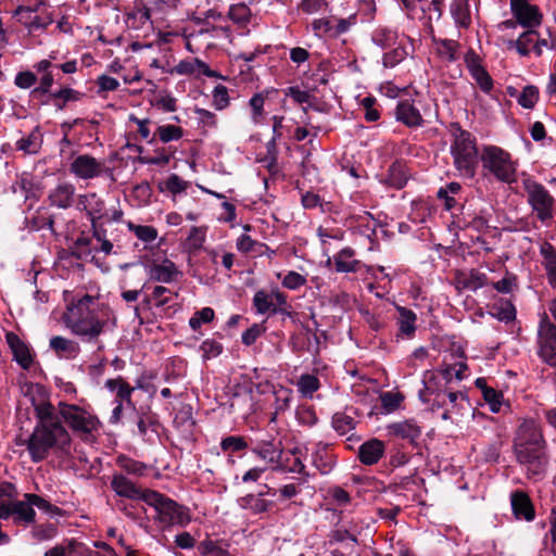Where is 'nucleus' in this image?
<instances>
[{
	"label": "nucleus",
	"mask_w": 556,
	"mask_h": 556,
	"mask_svg": "<svg viewBox=\"0 0 556 556\" xmlns=\"http://www.w3.org/2000/svg\"><path fill=\"white\" fill-rule=\"evenodd\" d=\"M470 75L484 93L491 92V90L493 89L494 81L489 72L485 70V67L477 70L470 73Z\"/></svg>",
	"instance_id": "53"
},
{
	"label": "nucleus",
	"mask_w": 556,
	"mask_h": 556,
	"mask_svg": "<svg viewBox=\"0 0 556 556\" xmlns=\"http://www.w3.org/2000/svg\"><path fill=\"white\" fill-rule=\"evenodd\" d=\"M58 407L59 415L76 438L88 445L97 441L102 424L94 414L81 406L65 402H60Z\"/></svg>",
	"instance_id": "4"
},
{
	"label": "nucleus",
	"mask_w": 556,
	"mask_h": 556,
	"mask_svg": "<svg viewBox=\"0 0 556 556\" xmlns=\"http://www.w3.org/2000/svg\"><path fill=\"white\" fill-rule=\"evenodd\" d=\"M220 447L224 452H240L249 448L248 441L241 435H229L220 441Z\"/></svg>",
	"instance_id": "51"
},
{
	"label": "nucleus",
	"mask_w": 556,
	"mask_h": 556,
	"mask_svg": "<svg viewBox=\"0 0 556 556\" xmlns=\"http://www.w3.org/2000/svg\"><path fill=\"white\" fill-rule=\"evenodd\" d=\"M298 386L303 395L312 396L320 388V382L316 376L305 374L300 377Z\"/></svg>",
	"instance_id": "50"
},
{
	"label": "nucleus",
	"mask_w": 556,
	"mask_h": 556,
	"mask_svg": "<svg viewBox=\"0 0 556 556\" xmlns=\"http://www.w3.org/2000/svg\"><path fill=\"white\" fill-rule=\"evenodd\" d=\"M381 406L386 413H392L396 410L401 403L404 401V396L400 392L387 391L380 394Z\"/></svg>",
	"instance_id": "46"
},
{
	"label": "nucleus",
	"mask_w": 556,
	"mask_h": 556,
	"mask_svg": "<svg viewBox=\"0 0 556 556\" xmlns=\"http://www.w3.org/2000/svg\"><path fill=\"white\" fill-rule=\"evenodd\" d=\"M522 187L527 194V203L531 207L536 219L547 225L554 219L556 199L549 190L533 177L527 176L522 180Z\"/></svg>",
	"instance_id": "5"
},
{
	"label": "nucleus",
	"mask_w": 556,
	"mask_h": 556,
	"mask_svg": "<svg viewBox=\"0 0 556 556\" xmlns=\"http://www.w3.org/2000/svg\"><path fill=\"white\" fill-rule=\"evenodd\" d=\"M354 419L351 416L345 415L344 413H336L332 416V427L334 430L341 434L346 433L348 431L354 428Z\"/></svg>",
	"instance_id": "55"
},
{
	"label": "nucleus",
	"mask_w": 556,
	"mask_h": 556,
	"mask_svg": "<svg viewBox=\"0 0 556 556\" xmlns=\"http://www.w3.org/2000/svg\"><path fill=\"white\" fill-rule=\"evenodd\" d=\"M5 341L13 354V359L23 369H29L34 363L29 345L13 331L5 333Z\"/></svg>",
	"instance_id": "15"
},
{
	"label": "nucleus",
	"mask_w": 556,
	"mask_h": 556,
	"mask_svg": "<svg viewBox=\"0 0 556 556\" xmlns=\"http://www.w3.org/2000/svg\"><path fill=\"white\" fill-rule=\"evenodd\" d=\"M128 228L135 233V236L146 242H153L157 238V230L153 226L148 225H136L131 222L128 223Z\"/></svg>",
	"instance_id": "45"
},
{
	"label": "nucleus",
	"mask_w": 556,
	"mask_h": 556,
	"mask_svg": "<svg viewBox=\"0 0 556 556\" xmlns=\"http://www.w3.org/2000/svg\"><path fill=\"white\" fill-rule=\"evenodd\" d=\"M30 225H31V229H34V230H41V229L48 228L52 232H54L53 215L50 214L49 211L45 207H40L36 211L35 215L30 219Z\"/></svg>",
	"instance_id": "40"
},
{
	"label": "nucleus",
	"mask_w": 556,
	"mask_h": 556,
	"mask_svg": "<svg viewBox=\"0 0 556 556\" xmlns=\"http://www.w3.org/2000/svg\"><path fill=\"white\" fill-rule=\"evenodd\" d=\"M77 542L68 540L65 545H55L45 553V556H68L75 552Z\"/></svg>",
	"instance_id": "64"
},
{
	"label": "nucleus",
	"mask_w": 556,
	"mask_h": 556,
	"mask_svg": "<svg viewBox=\"0 0 556 556\" xmlns=\"http://www.w3.org/2000/svg\"><path fill=\"white\" fill-rule=\"evenodd\" d=\"M397 33L391 28L378 27L371 35L372 42L381 49H389L397 41Z\"/></svg>",
	"instance_id": "36"
},
{
	"label": "nucleus",
	"mask_w": 556,
	"mask_h": 556,
	"mask_svg": "<svg viewBox=\"0 0 556 556\" xmlns=\"http://www.w3.org/2000/svg\"><path fill=\"white\" fill-rule=\"evenodd\" d=\"M410 170L404 160H395L388 167L384 176L380 178V182L388 188L395 190L403 189L410 179Z\"/></svg>",
	"instance_id": "13"
},
{
	"label": "nucleus",
	"mask_w": 556,
	"mask_h": 556,
	"mask_svg": "<svg viewBox=\"0 0 556 556\" xmlns=\"http://www.w3.org/2000/svg\"><path fill=\"white\" fill-rule=\"evenodd\" d=\"M328 8L327 0H301L298 10L305 14H314Z\"/></svg>",
	"instance_id": "62"
},
{
	"label": "nucleus",
	"mask_w": 556,
	"mask_h": 556,
	"mask_svg": "<svg viewBox=\"0 0 556 556\" xmlns=\"http://www.w3.org/2000/svg\"><path fill=\"white\" fill-rule=\"evenodd\" d=\"M482 396L483 400L489 404L492 413H498L501 410L504 401L502 391L491 387L489 390H485V393Z\"/></svg>",
	"instance_id": "59"
},
{
	"label": "nucleus",
	"mask_w": 556,
	"mask_h": 556,
	"mask_svg": "<svg viewBox=\"0 0 556 556\" xmlns=\"http://www.w3.org/2000/svg\"><path fill=\"white\" fill-rule=\"evenodd\" d=\"M12 511L16 521L27 523L35 521L36 513L27 500L12 502Z\"/></svg>",
	"instance_id": "38"
},
{
	"label": "nucleus",
	"mask_w": 556,
	"mask_h": 556,
	"mask_svg": "<svg viewBox=\"0 0 556 556\" xmlns=\"http://www.w3.org/2000/svg\"><path fill=\"white\" fill-rule=\"evenodd\" d=\"M450 132L453 137L451 155L455 168L467 178H473L479 163L477 138L464 129L459 123H451Z\"/></svg>",
	"instance_id": "3"
},
{
	"label": "nucleus",
	"mask_w": 556,
	"mask_h": 556,
	"mask_svg": "<svg viewBox=\"0 0 556 556\" xmlns=\"http://www.w3.org/2000/svg\"><path fill=\"white\" fill-rule=\"evenodd\" d=\"M184 136V129L176 125H161L156 128L155 132L152 135L151 139L148 140L149 144H155L157 140L163 143H168L172 141H178Z\"/></svg>",
	"instance_id": "25"
},
{
	"label": "nucleus",
	"mask_w": 556,
	"mask_h": 556,
	"mask_svg": "<svg viewBox=\"0 0 556 556\" xmlns=\"http://www.w3.org/2000/svg\"><path fill=\"white\" fill-rule=\"evenodd\" d=\"M49 346L59 358L74 359L80 353V346L76 341L62 336H54L50 339Z\"/></svg>",
	"instance_id": "23"
},
{
	"label": "nucleus",
	"mask_w": 556,
	"mask_h": 556,
	"mask_svg": "<svg viewBox=\"0 0 556 556\" xmlns=\"http://www.w3.org/2000/svg\"><path fill=\"white\" fill-rule=\"evenodd\" d=\"M407 55L404 47L393 48L391 51L386 52L382 56V63L384 67H394L401 63Z\"/></svg>",
	"instance_id": "56"
},
{
	"label": "nucleus",
	"mask_w": 556,
	"mask_h": 556,
	"mask_svg": "<svg viewBox=\"0 0 556 556\" xmlns=\"http://www.w3.org/2000/svg\"><path fill=\"white\" fill-rule=\"evenodd\" d=\"M251 15L250 8L243 2L231 4L228 11V18L238 25L250 23Z\"/></svg>",
	"instance_id": "42"
},
{
	"label": "nucleus",
	"mask_w": 556,
	"mask_h": 556,
	"mask_svg": "<svg viewBox=\"0 0 556 556\" xmlns=\"http://www.w3.org/2000/svg\"><path fill=\"white\" fill-rule=\"evenodd\" d=\"M263 323H255L248 328L241 336V341L245 346H251L256 340L266 331V326Z\"/></svg>",
	"instance_id": "52"
},
{
	"label": "nucleus",
	"mask_w": 556,
	"mask_h": 556,
	"mask_svg": "<svg viewBox=\"0 0 556 556\" xmlns=\"http://www.w3.org/2000/svg\"><path fill=\"white\" fill-rule=\"evenodd\" d=\"M188 186V181L180 178L177 174H172L165 181H161L157 187L160 192L168 191L176 195L186 191Z\"/></svg>",
	"instance_id": "39"
},
{
	"label": "nucleus",
	"mask_w": 556,
	"mask_h": 556,
	"mask_svg": "<svg viewBox=\"0 0 556 556\" xmlns=\"http://www.w3.org/2000/svg\"><path fill=\"white\" fill-rule=\"evenodd\" d=\"M540 254L543 257V266L546 271L548 285H556V248L548 241L540 245Z\"/></svg>",
	"instance_id": "24"
},
{
	"label": "nucleus",
	"mask_w": 556,
	"mask_h": 556,
	"mask_svg": "<svg viewBox=\"0 0 556 556\" xmlns=\"http://www.w3.org/2000/svg\"><path fill=\"white\" fill-rule=\"evenodd\" d=\"M538 31L534 29H528L523 31L517 40H509L507 42V49L515 48L521 56H528L530 54L529 46L534 43V37L538 36Z\"/></svg>",
	"instance_id": "33"
},
{
	"label": "nucleus",
	"mask_w": 556,
	"mask_h": 556,
	"mask_svg": "<svg viewBox=\"0 0 556 556\" xmlns=\"http://www.w3.org/2000/svg\"><path fill=\"white\" fill-rule=\"evenodd\" d=\"M451 14L458 27L467 29L471 24L469 0H453L451 3Z\"/></svg>",
	"instance_id": "26"
},
{
	"label": "nucleus",
	"mask_w": 556,
	"mask_h": 556,
	"mask_svg": "<svg viewBox=\"0 0 556 556\" xmlns=\"http://www.w3.org/2000/svg\"><path fill=\"white\" fill-rule=\"evenodd\" d=\"M228 89L224 85H217L213 90V104L216 110H224L229 105Z\"/></svg>",
	"instance_id": "61"
},
{
	"label": "nucleus",
	"mask_w": 556,
	"mask_h": 556,
	"mask_svg": "<svg viewBox=\"0 0 556 556\" xmlns=\"http://www.w3.org/2000/svg\"><path fill=\"white\" fill-rule=\"evenodd\" d=\"M517 459L532 476L542 475L547 464L545 454H517Z\"/></svg>",
	"instance_id": "28"
},
{
	"label": "nucleus",
	"mask_w": 556,
	"mask_h": 556,
	"mask_svg": "<svg viewBox=\"0 0 556 556\" xmlns=\"http://www.w3.org/2000/svg\"><path fill=\"white\" fill-rule=\"evenodd\" d=\"M215 317V312L212 307H203L197 311L189 319V326L193 331H198L202 324L211 323Z\"/></svg>",
	"instance_id": "47"
},
{
	"label": "nucleus",
	"mask_w": 556,
	"mask_h": 556,
	"mask_svg": "<svg viewBox=\"0 0 556 556\" xmlns=\"http://www.w3.org/2000/svg\"><path fill=\"white\" fill-rule=\"evenodd\" d=\"M282 286L289 290H298L306 283V278L294 271L290 270L282 279Z\"/></svg>",
	"instance_id": "63"
},
{
	"label": "nucleus",
	"mask_w": 556,
	"mask_h": 556,
	"mask_svg": "<svg viewBox=\"0 0 556 556\" xmlns=\"http://www.w3.org/2000/svg\"><path fill=\"white\" fill-rule=\"evenodd\" d=\"M395 119L408 128L421 127L425 123L420 111L409 100L399 101L394 110Z\"/></svg>",
	"instance_id": "17"
},
{
	"label": "nucleus",
	"mask_w": 556,
	"mask_h": 556,
	"mask_svg": "<svg viewBox=\"0 0 556 556\" xmlns=\"http://www.w3.org/2000/svg\"><path fill=\"white\" fill-rule=\"evenodd\" d=\"M544 443L541 428L533 420H526L517 430L515 452H538Z\"/></svg>",
	"instance_id": "10"
},
{
	"label": "nucleus",
	"mask_w": 556,
	"mask_h": 556,
	"mask_svg": "<svg viewBox=\"0 0 556 556\" xmlns=\"http://www.w3.org/2000/svg\"><path fill=\"white\" fill-rule=\"evenodd\" d=\"M484 169L492 174L498 181L511 184L516 181L517 163L511 154L497 146H484L480 155Z\"/></svg>",
	"instance_id": "6"
},
{
	"label": "nucleus",
	"mask_w": 556,
	"mask_h": 556,
	"mask_svg": "<svg viewBox=\"0 0 556 556\" xmlns=\"http://www.w3.org/2000/svg\"><path fill=\"white\" fill-rule=\"evenodd\" d=\"M257 247L268 249L265 243L258 242L245 233L241 235L236 242L237 250L243 254L255 251Z\"/></svg>",
	"instance_id": "58"
},
{
	"label": "nucleus",
	"mask_w": 556,
	"mask_h": 556,
	"mask_svg": "<svg viewBox=\"0 0 556 556\" xmlns=\"http://www.w3.org/2000/svg\"><path fill=\"white\" fill-rule=\"evenodd\" d=\"M419 397L422 402L432 401V410L445 405V391L433 389L430 380L426 382L425 388L419 391Z\"/></svg>",
	"instance_id": "37"
},
{
	"label": "nucleus",
	"mask_w": 556,
	"mask_h": 556,
	"mask_svg": "<svg viewBox=\"0 0 556 556\" xmlns=\"http://www.w3.org/2000/svg\"><path fill=\"white\" fill-rule=\"evenodd\" d=\"M357 222L355 232L366 238L370 243H375L377 240V222L372 215L366 213V216H359Z\"/></svg>",
	"instance_id": "32"
},
{
	"label": "nucleus",
	"mask_w": 556,
	"mask_h": 556,
	"mask_svg": "<svg viewBox=\"0 0 556 556\" xmlns=\"http://www.w3.org/2000/svg\"><path fill=\"white\" fill-rule=\"evenodd\" d=\"M397 312L396 325L399 327L397 337L410 339L416 332L417 315L410 308L396 305Z\"/></svg>",
	"instance_id": "22"
},
{
	"label": "nucleus",
	"mask_w": 556,
	"mask_h": 556,
	"mask_svg": "<svg viewBox=\"0 0 556 556\" xmlns=\"http://www.w3.org/2000/svg\"><path fill=\"white\" fill-rule=\"evenodd\" d=\"M516 313L514 304L508 300L502 301L501 304H494L492 306V315L500 321L509 323L515 320Z\"/></svg>",
	"instance_id": "43"
},
{
	"label": "nucleus",
	"mask_w": 556,
	"mask_h": 556,
	"mask_svg": "<svg viewBox=\"0 0 556 556\" xmlns=\"http://www.w3.org/2000/svg\"><path fill=\"white\" fill-rule=\"evenodd\" d=\"M364 109V118L368 123L377 122L380 118L377 99L374 96L365 97L361 102Z\"/></svg>",
	"instance_id": "49"
},
{
	"label": "nucleus",
	"mask_w": 556,
	"mask_h": 556,
	"mask_svg": "<svg viewBox=\"0 0 556 556\" xmlns=\"http://www.w3.org/2000/svg\"><path fill=\"white\" fill-rule=\"evenodd\" d=\"M148 274L150 280L161 283H172L182 276L176 264L168 258L161 263L153 262L148 266Z\"/></svg>",
	"instance_id": "16"
},
{
	"label": "nucleus",
	"mask_w": 556,
	"mask_h": 556,
	"mask_svg": "<svg viewBox=\"0 0 556 556\" xmlns=\"http://www.w3.org/2000/svg\"><path fill=\"white\" fill-rule=\"evenodd\" d=\"M104 164L89 154H80L71 164V173L81 179H91L101 175Z\"/></svg>",
	"instance_id": "14"
},
{
	"label": "nucleus",
	"mask_w": 556,
	"mask_h": 556,
	"mask_svg": "<svg viewBox=\"0 0 556 556\" xmlns=\"http://www.w3.org/2000/svg\"><path fill=\"white\" fill-rule=\"evenodd\" d=\"M518 286V278L515 274L506 271V275L501 280L493 282L492 287L500 293L507 294Z\"/></svg>",
	"instance_id": "60"
},
{
	"label": "nucleus",
	"mask_w": 556,
	"mask_h": 556,
	"mask_svg": "<svg viewBox=\"0 0 556 556\" xmlns=\"http://www.w3.org/2000/svg\"><path fill=\"white\" fill-rule=\"evenodd\" d=\"M113 491L122 497L130 500H142L149 490L141 491L134 482L124 477L123 475H114L111 481Z\"/></svg>",
	"instance_id": "19"
},
{
	"label": "nucleus",
	"mask_w": 556,
	"mask_h": 556,
	"mask_svg": "<svg viewBox=\"0 0 556 556\" xmlns=\"http://www.w3.org/2000/svg\"><path fill=\"white\" fill-rule=\"evenodd\" d=\"M42 146V134L39 127H35L26 137L16 141V149L27 154H36Z\"/></svg>",
	"instance_id": "27"
},
{
	"label": "nucleus",
	"mask_w": 556,
	"mask_h": 556,
	"mask_svg": "<svg viewBox=\"0 0 556 556\" xmlns=\"http://www.w3.org/2000/svg\"><path fill=\"white\" fill-rule=\"evenodd\" d=\"M117 464L127 472L138 476H143L148 469L146 464L134 460L125 454L118 456Z\"/></svg>",
	"instance_id": "48"
},
{
	"label": "nucleus",
	"mask_w": 556,
	"mask_h": 556,
	"mask_svg": "<svg viewBox=\"0 0 556 556\" xmlns=\"http://www.w3.org/2000/svg\"><path fill=\"white\" fill-rule=\"evenodd\" d=\"M540 99L539 88L534 85H527L519 93L517 102L523 109L532 110Z\"/></svg>",
	"instance_id": "41"
},
{
	"label": "nucleus",
	"mask_w": 556,
	"mask_h": 556,
	"mask_svg": "<svg viewBox=\"0 0 556 556\" xmlns=\"http://www.w3.org/2000/svg\"><path fill=\"white\" fill-rule=\"evenodd\" d=\"M37 419L33 434L29 438V452H38L52 447L64 450L71 443L68 431L62 425L55 407L49 402L36 403V399H31Z\"/></svg>",
	"instance_id": "2"
},
{
	"label": "nucleus",
	"mask_w": 556,
	"mask_h": 556,
	"mask_svg": "<svg viewBox=\"0 0 556 556\" xmlns=\"http://www.w3.org/2000/svg\"><path fill=\"white\" fill-rule=\"evenodd\" d=\"M108 314L98 309L97 298L88 293L73 300L67 304V312L63 319L65 326L83 342L98 344V350L104 349L100 336L108 324Z\"/></svg>",
	"instance_id": "1"
},
{
	"label": "nucleus",
	"mask_w": 556,
	"mask_h": 556,
	"mask_svg": "<svg viewBox=\"0 0 556 556\" xmlns=\"http://www.w3.org/2000/svg\"><path fill=\"white\" fill-rule=\"evenodd\" d=\"M464 288L476 291L488 285V276L484 273L472 269L470 275L463 281Z\"/></svg>",
	"instance_id": "57"
},
{
	"label": "nucleus",
	"mask_w": 556,
	"mask_h": 556,
	"mask_svg": "<svg viewBox=\"0 0 556 556\" xmlns=\"http://www.w3.org/2000/svg\"><path fill=\"white\" fill-rule=\"evenodd\" d=\"M200 350L202 351V357L210 359L219 356L224 351V346L214 339H206L201 343Z\"/></svg>",
	"instance_id": "54"
},
{
	"label": "nucleus",
	"mask_w": 556,
	"mask_h": 556,
	"mask_svg": "<svg viewBox=\"0 0 556 556\" xmlns=\"http://www.w3.org/2000/svg\"><path fill=\"white\" fill-rule=\"evenodd\" d=\"M87 201V216L92 220H102L105 215V204L104 201L96 193H88V198H85Z\"/></svg>",
	"instance_id": "35"
},
{
	"label": "nucleus",
	"mask_w": 556,
	"mask_h": 556,
	"mask_svg": "<svg viewBox=\"0 0 556 556\" xmlns=\"http://www.w3.org/2000/svg\"><path fill=\"white\" fill-rule=\"evenodd\" d=\"M387 432L391 440H402L410 447L419 448L418 439L421 435V428L414 419L390 424L387 426Z\"/></svg>",
	"instance_id": "12"
},
{
	"label": "nucleus",
	"mask_w": 556,
	"mask_h": 556,
	"mask_svg": "<svg viewBox=\"0 0 556 556\" xmlns=\"http://www.w3.org/2000/svg\"><path fill=\"white\" fill-rule=\"evenodd\" d=\"M510 11L516 22L525 28L533 29L542 24L543 14L529 0H510Z\"/></svg>",
	"instance_id": "11"
},
{
	"label": "nucleus",
	"mask_w": 556,
	"mask_h": 556,
	"mask_svg": "<svg viewBox=\"0 0 556 556\" xmlns=\"http://www.w3.org/2000/svg\"><path fill=\"white\" fill-rule=\"evenodd\" d=\"M175 152L176 149H172V147L156 148L154 150V155H139L137 161L141 164L157 165L164 167L169 163Z\"/></svg>",
	"instance_id": "29"
},
{
	"label": "nucleus",
	"mask_w": 556,
	"mask_h": 556,
	"mask_svg": "<svg viewBox=\"0 0 556 556\" xmlns=\"http://www.w3.org/2000/svg\"><path fill=\"white\" fill-rule=\"evenodd\" d=\"M511 509L517 519L531 521L534 519L535 511L532 502L527 493L516 491L510 496Z\"/></svg>",
	"instance_id": "21"
},
{
	"label": "nucleus",
	"mask_w": 556,
	"mask_h": 556,
	"mask_svg": "<svg viewBox=\"0 0 556 556\" xmlns=\"http://www.w3.org/2000/svg\"><path fill=\"white\" fill-rule=\"evenodd\" d=\"M75 187L70 182L59 184L48 195L50 204L59 208H70L74 204Z\"/></svg>",
	"instance_id": "20"
},
{
	"label": "nucleus",
	"mask_w": 556,
	"mask_h": 556,
	"mask_svg": "<svg viewBox=\"0 0 556 556\" xmlns=\"http://www.w3.org/2000/svg\"><path fill=\"white\" fill-rule=\"evenodd\" d=\"M538 355L543 363L556 368V325L546 314L540 320L538 330Z\"/></svg>",
	"instance_id": "9"
},
{
	"label": "nucleus",
	"mask_w": 556,
	"mask_h": 556,
	"mask_svg": "<svg viewBox=\"0 0 556 556\" xmlns=\"http://www.w3.org/2000/svg\"><path fill=\"white\" fill-rule=\"evenodd\" d=\"M273 301L271 291L268 292L265 289L257 290L252 299V305L257 314L264 315L270 309Z\"/></svg>",
	"instance_id": "44"
},
{
	"label": "nucleus",
	"mask_w": 556,
	"mask_h": 556,
	"mask_svg": "<svg viewBox=\"0 0 556 556\" xmlns=\"http://www.w3.org/2000/svg\"><path fill=\"white\" fill-rule=\"evenodd\" d=\"M265 465L261 466H254L253 468L249 469L242 477L243 482H254L257 481L261 475L267 470L268 468L271 469H280L282 471L288 472H298L303 473L305 465L303 464V460L296 456V454H277V460H274L273 457L268 462L263 459Z\"/></svg>",
	"instance_id": "8"
},
{
	"label": "nucleus",
	"mask_w": 556,
	"mask_h": 556,
	"mask_svg": "<svg viewBox=\"0 0 556 556\" xmlns=\"http://www.w3.org/2000/svg\"><path fill=\"white\" fill-rule=\"evenodd\" d=\"M433 42L437 46V53L441 59H443L450 63L457 61V59H458L457 50L459 48L458 41L453 40V39H446V38H444V39L434 38Z\"/></svg>",
	"instance_id": "30"
},
{
	"label": "nucleus",
	"mask_w": 556,
	"mask_h": 556,
	"mask_svg": "<svg viewBox=\"0 0 556 556\" xmlns=\"http://www.w3.org/2000/svg\"><path fill=\"white\" fill-rule=\"evenodd\" d=\"M355 250L346 247L336 253L331 258H328L327 264L333 263L337 273H357L361 269L362 262L355 260Z\"/></svg>",
	"instance_id": "18"
},
{
	"label": "nucleus",
	"mask_w": 556,
	"mask_h": 556,
	"mask_svg": "<svg viewBox=\"0 0 556 556\" xmlns=\"http://www.w3.org/2000/svg\"><path fill=\"white\" fill-rule=\"evenodd\" d=\"M50 97L52 99V104L58 110H64L68 102L79 101L84 97V93L73 88L64 87L53 93H50Z\"/></svg>",
	"instance_id": "31"
},
{
	"label": "nucleus",
	"mask_w": 556,
	"mask_h": 556,
	"mask_svg": "<svg viewBox=\"0 0 556 556\" xmlns=\"http://www.w3.org/2000/svg\"><path fill=\"white\" fill-rule=\"evenodd\" d=\"M206 238V230L202 227H191L188 237L184 241V249L190 254L195 253L202 249Z\"/></svg>",
	"instance_id": "34"
},
{
	"label": "nucleus",
	"mask_w": 556,
	"mask_h": 556,
	"mask_svg": "<svg viewBox=\"0 0 556 556\" xmlns=\"http://www.w3.org/2000/svg\"><path fill=\"white\" fill-rule=\"evenodd\" d=\"M144 502L157 513V520L164 527L186 526L190 522L187 509L156 491H148Z\"/></svg>",
	"instance_id": "7"
}]
</instances>
